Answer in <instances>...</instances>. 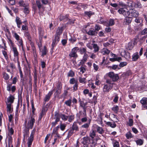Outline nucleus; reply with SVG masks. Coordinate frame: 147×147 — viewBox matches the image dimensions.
<instances>
[{"label":"nucleus","instance_id":"412c9836","mask_svg":"<svg viewBox=\"0 0 147 147\" xmlns=\"http://www.w3.org/2000/svg\"><path fill=\"white\" fill-rule=\"evenodd\" d=\"M71 129L76 131H78L79 130L78 127L76 122H74L73 125L71 127Z\"/></svg>","mask_w":147,"mask_h":147},{"label":"nucleus","instance_id":"f3484780","mask_svg":"<svg viewBox=\"0 0 147 147\" xmlns=\"http://www.w3.org/2000/svg\"><path fill=\"white\" fill-rule=\"evenodd\" d=\"M132 60L133 61H136L139 58L138 53V52L134 53L132 55Z\"/></svg>","mask_w":147,"mask_h":147},{"label":"nucleus","instance_id":"4d7b16f0","mask_svg":"<svg viewBox=\"0 0 147 147\" xmlns=\"http://www.w3.org/2000/svg\"><path fill=\"white\" fill-rule=\"evenodd\" d=\"M80 53L81 54H82L85 53H86V49L85 48H83L80 49Z\"/></svg>","mask_w":147,"mask_h":147},{"label":"nucleus","instance_id":"4be33fe9","mask_svg":"<svg viewBox=\"0 0 147 147\" xmlns=\"http://www.w3.org/2000/svg\"><path fill=\"white\" fill-rule=\"evenodd\" d=\"M96 129L97 132L100 134H102L104 133V131L102 127L98 126H96Z\"/></svg>","mask_w":147,"mask_h":147},{"label":"nucleus","instance_id":"473e14b6","mask_svg":"<svg viewBox=\"0 0 147 147\" xmlns=\"http://www.w3.org/2000/svg\"><path fill=\"white\" fill-rule=\"evenodd\" d=\"M131 18L130 17H126L124 19V22H126L125 24H126L131 23Z\"/></svg>","mask_w":147,"mask_h":147},{"label":"nucleus","instance_id":"58836bf2","mask_svg":"<svg viewBox=\"0 0 147 147\" xmlns=\"http://www.w3.org/2000/svg\"><path fill=\"white\" fill-rule=\"evenodd\" d=\"M69 83L70 84H75L76 83H78L77 80H76L74 78H72L71 79L69 80Z\"/></svg>","mask_w":147,"mask_h":147},{"label":"nucleus","instance_id":"bb28decb","mask_svg":"<svg viewBox=\"0 0 147 147\" xmlns=\"http://www.w3.org/2000/svg\"><path fill=\"white\" fill-rule=\"evenodd\" d=\"M115 24V21L114 20L111 19L109 20L107 24V26H111Z\"/></svg>","mask_w":147,"mask_h":147},{"label":"nucleus","instance_id":"49530a36","mask_svg":"<svg viewBox=\"0 0 147 147\" xmlns=\"http://www.w3.org/2000/svg\"><path fill=\"white\" fill-rule=\"evenodd\" d=\"M90 123H86L84 124L81 126V128H84L87 129L89 126Z\"/></svg>","mask_w":147,"mask_h":147},{"label":"nucleus","instance_id":"37998d69","mask_svg":"<svg viewBox=\"0 0 147 147\" xmlns=\"http://www.w3.org/2000/svg\"><path fill=\"white\" fill-rule=\"evenodd\" d=\"M71 101L72 100L71 99H69V100L66 101L65 102V103L67 106L70 107L71 105Z\"/></svg>","mask_w":147,"mask_h":147},{"label":"nucleus","instance_id":"ea45409f","mask_svg":"<svg viewBox=\"0 0 147 147\" xmlns=\"http://www.w3.org/2000/svg\"><path fill=\"white\" fill-rule=\"evenodd\" d=\"M3 78L5 80H7L9 78V76L5 72H3Z\"/></svg>","mask_w":147,"mask_h":147},{"label":"nucleus","instance_id":"9d476101","mask_svg":"<svg viewBox=\"0 0 147 147\" xmlns=\"http://www.w3.org/2000/svg\"><path fill=\"white\" fill-rule=\"evenodd\" d=\"M133 7H131L130 9H132L129 11L130 12V14H131V16L136 18L138 17L139 15V13L138 11L135 10H133Z\"/></svg>","mask_w":147,"mask_h":147},{"label":"nucleus","instance_id":"3c124183","mask_svg":"<svg viewBox=\"0 0 147 147\" xmlns=\"http://www.w3.org/2000/svg\"><path fill=\"white\" fill-rule=\"evenodd\" d=\"M147 98H143L141 100L140 102L142 105H144L147 102Z\"/></svg>","mask_w":147,"mask_h":147},{"label":"nucleus","instance_id":"f257e3e1","mask_svg":"<svg viewBox=\"0 0 147 147\" xmlns=\"http://www.w3.org/2000/svg\"><path fill=\"white\" fill-rule=\"evenodd\" d=\"M9 42L11 45V50L13 53V56L14 57L17 58V59H18L19 52L18 51L17 48L15 47L14 44L13 43L12 40L9 37L7 38Z\"/></svg>","mask_w":147,"mask_h":147},{"label":"nucleus","instance_id":"69168bd1","mask_svg":"<svg viewBox=\"0 0 147 147\" xmlns=\"http://www.w3.org/2000/svg\"><path fill=\"white\" fill-rule=\"evenodd\" d=\"M135 22L137 23H141V22H142V19L139 18H136V19L135 20Z\"/></svg>","mask_w":147,"mask_h":147},{"label":"nucleus","instance_id":"2eb2a0df","mask_svg":"<svg viewBox=\"0 0 147 147\" xmlns=\"http://www.w3.org/2000/svg\"><path fill=\"white\" fill-rule=\"evenodd\" d=\"M14 99V96L11 95H10L9 97L7 98V100L6 102V103L12 104L13 102Z\"/></svg>","mask_w":147,"mask_h":147},{"label":"nucleus","instance_id":"423d86ee","mask_svg":"<svg viewBox=\"0 0 147 147\" xmlns=\"http://www.w3.org/2000/svg\"><path fill=\"white\" fill-rule=\"evenodd\" d=\"M108 76L111 79L113 82L116 81L119 78L118 74H115L113 72L109 73Z\"/></svg>","mask_w":147,"mask_h":147},{"label":"nucleus","instance_id":"e2e57ef3","mask_svg":"<svg viewBox=\"0 0 147 147\" xmlns=\"http://www.w3.org/2000/svg\"><path fill=\"white\" fill-rule=\"evenodd\" d=\"M78 82L74 84L73 86V90L74 91H75L77 90L78 87Z\"/></svg>","mask_w":147,"mask_h":147},{"label":"nucleus","instance_id":"c756f323","mask_svg":"<svg viewBox=\"0 0 147 147\" xmlns=\"http://www.w3.org/2000/svg\"><path fill=\"white\" fill-rule=\"evenodd\" d=\"M93 48L94 49V53H96L98 52L99 50V47L96 44H92Z\"/></svg>","mask_w":147,"mask_h":147},{"label":"nucleus","instance_id":"a19ab883","mask_svg":"<svg viewBox=\"0 0 147 147\" xmlns=\"http://www.w3.org/2000/svg\"><path fill=\"white\" fill-rule=\"evenodd\" d=\"M136 142L138 145H141L143 144V140L141 139H138L136 141Z\"/></svg>","mask_w":147,"mask_h":147},{"label":"nucleus","instance_id":"f8f14e48","mask_svg":"<svg viewBox=\"0 0 147 147\" xmlns=\"http://www.w3.org/2000/svg\"><path fill=\"white\" fill-rule=\"evenodd\" d=\"M54 90H53L49 92L46 95L44 99V101L46 102L48 101L50 99V98L53 94V92L54 91Z\"/></svg>","mask_w":147,"mask_h":147},{"label":"nucleus","instance_id":"39448f33","mask_svg":"<svg viewBox=\"0 0 147 147\" xmlns=\"http://www.w3.org/2000/svg\"><path fill=\"white\" fill-rule=\"evenodd\" d=\"M90 142V138L88 137H85L82 139V143L84 145V147H88Z\"/></svg>","mask_w":147,"mask_h":147},{"label":"nucleus","instance_id":"8fccbe9b","mask_svg":"<svg viewBox=\"0 0 147 147\" xmlns=\"http://www.w3.org/2000/svg\"><path fill=\"white\" fill-rule=\"evenodd\" d=\"M19 3L20 5L21 6H23L25 7L28 5H26L24 3V1H21L19 2Z\"/></svg>","mask_w":147,"mask_h":147},{"label":"nucleus","instance_id":"b1692460","mask_svg":"<svg viewBox=\"0 0 147 147\" xmlns=\"http://www.w3.org/2000/svg\"><path fill=\"white\" fill-rule=\"evenodd\" d=\"M133 44V42L132 41L129 42L128 45L126 46V49L128 50H131L134 46Z\"/></svg>","mask_w":147,"mask_h":147},{"label":"nucleus","instance_id":"a18cd8bd","mask_svg":"<svg viewBox=\"0 0 147 147\" xmlns=\"http://www.w3.org/2000/svg\"><path fill=\"white\" fill-rule=\"evenodd\" d=\"M135 6L139 8H141L142 7V5L140 2L138 1H137L136 2L135 4Z\"/></svg>","mask_w":147,"mask_h":147},{"label":"nucleus","instance_id":"5fc2aeb1","mask_svg":"<svg viewBox=\"0 0 147 147\" xmlns=\"http://www.w3.org/2000/svg\"><path fill=\"white\" fill-rule=\"evenodd\" d=\"M127 64V63L126 62H121L119 65V66L120 68V67H123L125 66H126Z\"/></svg>","mask_w":147,"mask_h":147},{"label":"nucleus","instance_id":"a211bd4d","mask_svg":"<svg viewBox=\"0 0 147 147\" xmlns=\"http://www.w3.org/2000/svg\"><path fill=\"white\" fill-rule=\"evenodd\" d=\"M78 115L80 119L82 117H86V111H83L82 112V111H80L78 114Z\"/></svg>","mask_w":147,"mask_h":147},{"label":"nucleus","instance_id":"864d4df0","mask_svg":"<svg viewBox=\"0 0 147 147\" xmlns=\"http://www.w3.org/2000/svg\"><path fill=\"white\" fill-rule=\"evenodd\" d=\"M119 108L118 106H116L113 107L112 108V110L114 111L115 112L117 113L118 112V110H119Z\"/></svg>","mask_w":147,"mask_h":147},{"label":"nucleus","instance_id":"f03ea898","mask_svg":"<svg viewBox=\"0 0 147 147\" xmlns=\"http://www.w3.org/2000/svg\"><path fill=\"white\" fill-rule=\"evenodd\" d=\"M128 6L123 7L122 8H120L118 11V12L121 14H123L125 16H127L130 14V12L127 9Z\"/></svg>","mask_w":147,"mask_h":147},{"label":"nucleus","instance_id":"f704fd0d","mask_svg":"<svg viewBox=\"0 0 147 147\" xmlns=\"http://www.w3.org/2000/svg\"><path fill=\"white\" fill-rule=\"evenodd\" d=\"M68 15H66L65 16H61L60 19V20H63L64 21H66L68 19Z\"/></svg>","mask_w":147,"mask_h":147},{"label":"nucleus","instance_id":"aec40b11","mask_svg":"<svg viewBox=\"0 0 147 147\" xmlns=\"http://www.w3.org/2000/svg\"><path fill=\"white\" fill-rule=\"evenodd\" d=\"M59 126L58 125L53 129V133H52L51 135V137L53 136L54 135H56V133L59 134L57 131L59 129Z\"/></svg>","mask_w":147,"mask_h":147},{"label":"nucleus","instance_id":"bf43d9fd","mask_svg":"<svg viewBox=\"0 0 147 147\" xmlns=\"http://www.w3.org/2000/svg\"><path fill=\"white\" fill-rule=\"evenodd\" d=\"M90 146L92 147H94L96 144V142L95 141H94L92 140H90Z\"/></svg>","mask_w":147,"mask_h":147},{"label":"nucleus","instance_id":"052dcab7","mask_svg":"<svg viewBox=\"0 0 147 147\" xmlns=\"http://www.w3.org/2000/svg\"><path fill=\"white\" fill-rule=\"evenodd\" d=\"M112 68L114 70L115 69H120L119 66L117 65H113L112 66Z\"/></svg>","mask_w":147,"mask_h":147},{"label":"nucleus","instance_id":"79ce46f5","mask_svg":"<svg viewBox=\"0 0 147 147\" xmlns=\"http://www.w3.org/2000/svg\"><path fill=\"white\" fill-rule=\"evenodd\" d=\"M74 72L71 70L69 71L68 73L67 76L68 77H73L74 76Z\"/></svg>","mask_w":147,"mask_h":147},{"label":"nucleus","instance_id":"7c9ffc66","mask_svg":"<svg viewBox=\"0 0 147 147\" xmlns=\"http://www.w3.org/2000/svg\"><path fill=\"white\" fill-rule=\"evenodd\" d=\"M24 36L26 37L30 41H31L32 38L28 32L26 31L24 33Z\"/></svg>","mask_w":147,"mask_h":147},{"label":"nucleus","instance_id":"0eeeda50","mask_svg":"<svg viewBox=\"0 0 147 147\" xmlns=\"http://www.w3.org/2000/svg\"><path fill=\"white\" fill-rule=\"evenodd\" d=\"M13 36L18 41L19 44L20 45H23V41L20 36L15 32H13L12 33Z\"/></svg>","mask_w":147,"mask_h":147},{"label":"nucleus","instance_id":"de8ad7c7","mask_svg":"<svg viewBox=\"0 0 147 147\" xmlns=\"http://www.w3.org/2000/svg\"><path fill=\"white\" fill-rule=\"evenodd\" d=\"M40 1H41L38 0L36 1V4L39 9L41 8L42 7V4L40 2Z\"/></svg>","mask_w":147,"mask_h":147},{"label":"nucleus","instance_id":"6e6552de","mask_svg":"<svg viewBox=\"0 0 147 147\" xmlns=\"http://www.w3.org/2000/svg\"><path fill=\"white\" fill-rule=\"evenodd\" d=\"M35 122V119L32 117L30 118L28 121L27 126L28 128L32 129Z\"/></svg>","mask_w":147,"mask_h":147},{"label":"nucleus","instance_id":"338daca9","mask_svg":"<svg viewBox=\"0 0 147 147\" xmlns=\"http://www.w3.org/2000/svg\"><path fill=\"white\" fill-rule=\"evenodd\" d=\"M12 87V84H8L7 87V90L8 91H10L11 90Z\"/></svg>","mask_w":147,"mask_h":147},{"label":"nucleus","instance_id":"dca6fc26","mask_svg":"<svg viewBox=\"0 0 147 147\" xmlns=\"http://www.w3.org/2000/svg\"><path fill=\"white\" fill-rule=\"evenodd\" d=\"M105 124L108 126L111 127L112 128H114L116 126V124L115 122H107L106 121H104Z\"/></svg>","mask_w":147,"mask_h":147},{"label":"nucleus","instance_id":"603ef678","mask_svg":"<svg viewBox=\"0 0 147 147\" xmlns=\"http://www.w3.org/2000/svg\"><path fill=\"white\" fill-rule=\"evenodd\" d=\"M113 145L114 147H119V143L117 141H114L113 143Z\"/></svg>","mask_w":147,"mask_h":147},{"label":"nucleus","instance_id":"72a5a7b5","mask_svg":"<svg viewBox=\"0 0 147 147\" xmlns=\"http://www.w3.org/2000/svg\"><path fill=\"white\" fill-rule=\"evenodd\" d=\"M29 134V132L28 130H26L25 131L24 133L23 136L24 138L23 140H24L25 138H26L28 136Z\"/></svg>","mask_w":147,"mask_h":147},{"label":"nucleus","instance_id":"c9c22d12","mask_svg":"<svg viewBox=\"0 0 147 147\" xmlns=\"http://www.w3.org/2000/svg\"><path fill=\"white\" fill-rule=\"evenodd\" d=\"M125 136L128 139H129L133 138V136L132 134L130 131H128L125 134Z\"/></svg>","mask_w":147,"mask_h":147},{"label":"nucleus","instance_id":"680f3d73","mask_svg":"<svg viewBox=\"0 0 147 147\" xmlns=\"http://www.w3.org/2000/svg\"><path fill=\"white\" fill-rule=\"evenodd\" d=\"M29 10L28 9V5L24 7V12L25 13H29Z\"/></svg>","mask_w":147,"mask_h":147},{"label":"nucleus","instance_id":"6ab92c4d","mask_svg":"<svg viewBox=\"0 0 147 147\" xmlns=\"http://www.w3.org/2000/svg\"><path fill=\"white\" fill-rule=\"evenodd\" d=\"M12 138L11 136H9L8 138V145L7 144L6 147H13L12 144Z\"/></svg>","mask_w":147,"mask_h":147},{"label":"nucleus","instance_id":"9b49d317","mask_svg":"<svg viewBox=\"0 0 147 147\" xmlns=\"http://www.w3.org/2000/svg\"><path fill=\"white\" fill-rule=\"evenodd\" d=\"M56 135H54V142L52 143L53 145H54L55 144H58L59 141V139L61 138V136L59 134L56 133Z\"/></svg>","mask_w":147,"mask_h":147},{"label":"nucleus","instance_id":"c03bdc74","mask_svg":"<svg viewBox=\"0 0 147 147\" xmlns=\"http://www.w3.org/2000/svg\"><path fill=\"white\" fill-rule=\"evenodd\" d=\"M61 116L62 119L65 121L67 120L68 118V116H66L64 114H61Z\"/></svg>","mask_w":147,"mask_h":147},{"label":"nucleus","instance_id":"09e8293b","mask_svg":"<svg viewBox=\"0 0 147 147\" xmlns=\"http://www.w3.org/2000/svg\"><path fill=\"white\" fill-rule=\"evenodd\" d=\"M15 21L17 24H22V22L18 17H16Z\"/></svg>","mask_w":147,"mask_h":147},{"label":"nucleus","instance_id":"1a4fd4ad","mask_svg":"<svg viewBox=\"0 0 147 147\" xmlns=\"http://www.w3.org/2000/svg\"><path fill=\"white\" fill-rule=\"evenodd\" d=\"M113 86L107 84H104L103 88V90L104 92H109L113 88Z\"/></svg>","mask_w":147,"mask_h":147},{"label":"nucleus","instance_id":"0e129e2a","mask_svg":"<svg viewBox=\"0 0 147 147\" xmlns=\"http://www.w3.org/2000/svg\"><path fill=\"white\" fill-rule=\"evenodd\" d=\"M68 121L69 122H71L72 121H73L74 118V115H70L69 116H68Z\"/></svg>","mask_w":147,"mask_h":147},{"label":"nucleus","instance_id":"ddd939ff","mask_svg":"<svg viewBox=\"0 0 147 147\" xmlns=\"http://www.w3.org/2000/svg\"><path fill=\"white\" fill-rule=\"evenodd\" d=\"M79 101L80 102V107L82 108L83 111H86L87 108V102H84L83 101L79 100Z\"/></svg>","mask_w":147,"mask_h":147},{"label":"nucleus","instance_id":"7ed1b4c3","mask_svg":"<svg viewBox=\"0 0 147 147\" xmlns=\"http://www.w3.org/2000/svg\"><path fill=\"white\" fill-rule=\"evenodd\" d=\"M34 133L35 131L34 129L32 131L30 136L28 138V139L27 144L28 145V147H31L32 142L33 141L34 136Z\"/></svg>","mask_w":147,"mask_h":147},{"label":"nucleus","instance_id":"c85d7f7f","mask_svg":"<svg viewBox=\"0 0 147 147\" xmlns=\"http://www.w3.org/2000/svg\"><path fill=\"white\" fill-rule=\"evenodd\" d=\"M60 118H61V114L56 112L55 115V121L59 122L60 120Z\"/></svg>","mask_w":147,"mask_h":147},{"label":"nucleus","instance_id":"20e7f679","mask_svg":"<svg viewBox=\"0 0 147 147\" xmlns=\"http://www.w3.org/2000/svg\"><path fill=\"white\" fill-rule=\"evenodd\" d=\"M78 49V47H75L73 49L69 55V56L71 58H77L78 57V55L76 53Z\"/></svg>","mask_w":147,"mask_h":147},{"label":"nucleus","instance_id":"6e6d98bb","mask_svg":"<svg viewBox=\"0 0 147 147\" xmlns=\"http://www.w3.org/2000/svg\"><path fill=\"white\" fill-rule=\"evenodd\" d=\"M66 125L62 123H61L60 126V128L62 131H63L65 129Z\"/></svg>","mask_w":147,"mask_h":147},{"label":"nucleus","instance_id":"cd10ccee","mask_svg":"<svg viewBox=\"0 0 147 147\" xmlns=\"http://www.w3.org/2000/svg\"><path fill=\"white\" fill-rule=\"evenodd\" d=\"M96 131L92 129L89 133V136L92 138H94L96 136Z\"/></svg>","mask_w":147,"mask_h":147},{"label":"nucleus","instance_id":"2f4dec72","mask_svg":"<svg viewBox=\"0 0 147 147\" xmlns=\"http://www.w3.org/2000/svg\"><path fill=\"white\" fill-rule=\"evenodd\" d=\"M84 14L85 15L89 17L94 14V13L91 11H85Z\"/></svg>","mask_w":147,"mask_h":147},{"label":"nucleus","instance_id":"393cba45","mask_svg":"<svg viewBox=\"0 0 147 147\" xmlns=\"http://www.w3.org/2000/svg\"><path fill=\"white\" fill-rule=\"evenodd\" d=\"M101 53L103 55H108L110 53V51L106 48H103L101 50Z\"/></svg>","mask_w":147,"mask_h":147},{"label":"nucleus","instance_id":"a878e982","mask_svg":"<svg viewBox=\"0 0 147 147\" xmlns=\"http://www.w3.org/2000/svg\"><path fill=\"white\" fill-rule=\"evenodd\" d=\"M63 31V28L62 27H59L57 29L56 32V35L60 36Z\"/></svg>","mask_w":147,"mask_h":147},{"label":"nucleus","instance_id":"4468645a","mask_svg":"<svg viewBox=\"0 0 147 147\" xmlns=\"http://www.w3.org/2000/svg\"><path fill=\"white\" fill-rule=\"evenodd\" d=\"M97 33V32H96L95 30L92 28H90L87 33L88 34L92 36H95Z\"/></svg>","mask_w":147,"mask_h":147},{"label":"nucleus","instance_id":"774afa93","mask_svg":"<svg viewBox=\"0 0 147 147\" xmlns=\"http://www.w3.org/2000/svg\"><path fill=\"white\" fill-rule=\"evenodd\" d=\"M128 124L130 126H131L133 125V121L132 119H129Z\"/></svg>","mask_w":147,"mask_h":147},{"label":"nucleus","instance_id":"5701e85b","mask_svg":"<svg viewBox=\"0 0 147 147\" xmlns=\"http://www.w3.org/2000/svg\"><path fill=\"white\" fill-rule=\"evenodd\" d=\"M7 105V111L9 113H11L12 111L11 104L6 103Z\"/></svg>","mask_w":147,"mask_h":147},{"label":"nucleus","instance_id":"e433bc0d","mask_svg":"<svg viewBox=\"0 0 147 147\" xmlns=\"http://www.w3.org/2000/svg\"><path fill=\"white\" fill-rule=\"evenodd\" d=\"M79 81L80 83L85 84L86 83V78H82L81 77H79Z\"/></svg>","mask_w":147,"mask_h":147},{"label":"nucleus","instance_id":"4c0bfd02","mask_svg":"<svg viewBox=\"0 0 147 147\" xmlns=\"http://www.w3.org/2000/svg\"><path fill=\"white\" fill-rule=\"evenodd\" d=\"M42 53V56L43 57L47 53V49L45 46H44L43 49L41 51Z\"/></svg>","mask_w":147,"mask_h":147},{"label":"nucleus","instance_id":"13d9d810","mask_svg":"<svg viewBox=\"0 0 147 147\" xmlns=\"http://www.w3.org/2000/svg\"><path fill=\"white\" fill-rule=\"evenodd\" d=\"M74 130L72 129L69 130L68 132V136L69 137H70L71 135H72L74 132Z\"/></svg>","mask_w":147,"mask_h":147}]
</instances>
